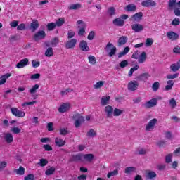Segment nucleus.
Returning a JSON list of instances; mask_svg holds the SVG:
<instances>
[{
    "label": "nucleus",
    "instance_id": "49",
    "mask_svg": "<svg viewBox=\"0 0 180 180\" xmlns=\"http://www.w3.org/2000/svg\"><path fill=\"white\" fill-rule=\"evenodd\" d=\"M153 43H154L153 39L148 38L146 41L145 46L146 47H151L153 46Z\"/></svg>",
    "mask_w": 180,
    "mask_h": 180
},
{
    "label": "nucleus",
    "instance_id": "41",
    "mask_svg": "<svg viewBox=\"0 0 180 180\" xmlns=\"http://www.w3.org/2000/svg\"><path fill=\"white\" fill-rule=\"evenodd\" d=\"M25 169L20 166L18 169L15 170V172L17 174V175H25Z\"/></svg>",
    "mask_w": 180,
    "mask_h": 180
},
{
    "label": "nucleus",
    "instance_id": "6",
    "mask_svg": "<svg viewBox=\"0 0 180 180\" xmlns=\"http://www.w3.org/2000/svg\"><path fill=\"white\" fill-rule=\"evenodd\" d=\"M113 107L111 105H107L104 108V112L109 119H112L113 117V112H114Z\"/></svg>",
    "mask_w": 180,
    "mask_h": 180
},
{
    "label": "nucleus",
    "instance_id": "40",
    "mask_svg": "<svg viewBox=\"0 0 180 180\" xmlns=\"http://www.w3.org/2000/svg\"><path fill=\"white\" fill-rule=\"evenodd\" d=\"M88 60H89V64H91V65H95V64H96V58H95L94 56L92 55L89 56Z\"/></svg>",
    "mask_w": 180,
    "mask_h": 180
},
{
    "label": "nucleus",
    "instance_id": "22",
    "mask_svg": "<svg viewBox=\"0 0 180 180\" xmlns=\"http://www.w3.org/2000/svg\"><path fill=\"white\" fill-rule=\"evenodd\" d=\"M142 18L143 13L141 12L136 13L132 16V20H134V22H140Z\"/></svg>",
    "mask_w": 180,
    "mask_h": 180
},
{
    "label": "nucleus",
    "instance_id": "20",
    "mask_svg": "<svg viewBox=\"0 0 180 180\" xmlns=\"http://www.w3.org/2000/svg\"><path fill=\"white\" fill-rule=\"evenodd\" d=\"M110 102V96H103L101 97V105L102 106H106V105H109Z\"/></svg>",
    "mask_w": 180,
    "mask_h": 180
},
{
    "label": "nucleus",
    "instance_id": "38",
    "mask_svg": "<svg viewBox=\"0 0 180 180\" xmlns=\"http://www.w3.org/2000/svg\"><path fill=\"white\" fill-rule=\"evenodd\" d=\"M49 164V160L47 159L41 158L39 160V162L37 163L39 167H46Z\"/></svg>",
    "mask_w": 180,
    "mask_h": 180
},
{
    "label": "nucleus",
    "instance_id": "56",
    "mask_svg": "<svg viewBox=\"0 0 180 180\" xmlns=\"http://www.w3.org/2000/svg\"><path fill=\"white\" fill-rule=\"evenodd\" d=\"M11 131L14 134H19V133H20L21 130L18 127H13V128H11Z\"/></svg>",
    "mask_w": 180,
    "mask_h": 180
},
{
    "label": "nucleus",
    "instance_id": "13",
    "mask_svg": "<svg viewBox=\"0 0 180 180\" xmlns=\"http://www.w3.org/2000/svg\"><path fill=\"white\" fill-rule=\"evenodd\" d=\"M167 37L169 40H172V41H174V40H176L179 36L178 34L175 33L174 32L170 31L167 33Z\"/></svg>",
    "mask_w": 180,
    "mask_h": 180
},
{
    "label": "nucleus",
    "instance_id": "47",
    "mask_svg": "<svg viewBox=\"0 0 180 180\" xmlns=\"http://www.w3.org/2000/svg\"><path fill=\"white\" fill-rule=\"evenodd\" d=\"M78 29H82L86 27V24L82 20H77Z\"/></svg>",
    "mask_w": 180,
    "mask_h": 180
},
{
    "label": "nucleus",
    "instance_id": "1",
    "mask_svg": "<svg viewBox=\"0 0 180 180\" xmlns=\"http://www.w3.org/2000/svg\"><path fill=\"white\" fill-rule=\"evenodd\" d=\"M73 120H75V127L77 128L84 123V117L79 113L73 115Z\"/></svg>",
    "mask_w": 180,
    "mask_h": 180
},
{
    "label": "nucleus",
    "instance_id": "45",
    "mask_svg": "<svg viewBox=\"0 0 180 180\" xmlns=\"http://www.w3.org/2000/svg\"><path fill=\"white\" fill-rule=\"evenodd\" d=\"M139 68H140V66H139V65H136L134 67L131 68L128 74L129 77H131V75H133V72H134V71H137Z\"/></svg>",
    "mask_w": 180,
    "mask_h": 180
},
{
    "label": "nucleus",
    "instance_id": "21",
    "mask_svg": "<svg viewBox=\"0 0 180 180\" xmlns=\"http://www.w3.org/2000/svg\"><path fill=\"white\" fill-rule=\"evenodd\" d=\"M113 25H115V26H119L122 27V26L124 25V20H122L120 18H115L113 20Z\"/></svg>",
    "mask_w": 180,
    "mask_h": 180
},
{
    "label": "nucleus",
    "instance_id": "52",
    "mask_svg": "<svg viewBox=\"0 0 180 180\" xmlns=\"http://www.w3.org/2000/svg\"><path fill=\"white\" fill-rule=\"evenodd\" d=\"M34 103H37V101H34L25 102L22 104V106H23V108H25V106H33Z\"/></svg>",
    "mask_w": 180,
    "mask_h": 180
},
{
    "label": "nucleus",
    "instance_id": "33",
    "mask_svg": "<svg viewBox=\"0 0 180 180\" xmlns=\"http://www.w3.org/2000/svg\"><path fill=\"white\" fill-rule=\"evenodd\" d=\"M86 136L87 137H91L94 139V137H96V131L93 129H91L86 132Z\"/></svg>",
    "mask_w": 180,
    "mask_h": 180
},
{
    "label": "nucleus",
    "instance_id": "8",
    "mask_svg": "<svg viewBox=\"0 0 180 180\" xmlns=\"http://www.w3.org/2000/svg\"><path fill=\"white\" fill-rule=\"evenodd\" d=\"M46 37V32L44 30L38 31L34 35V39L35 41H39V40H43Z\"/></svg>",
    "mask_w": 180,
    "mask_h": 180
},
{
    "label": "nucleus",
    "instance_id": "11",
    "mask_svg": "<svg viewBox=\"0 0 180 180\" xmlns=\"http://www.w3.org/2000/svg\"><path fill=\"white\" fill-rule=\"evenodd\" d=\"M27 65H29V59L24 58L17 63L16 68H24V67H26Z\"/></svg>",
    "mask_w": 180,
    "mask_h": 180
},
{
    "label": "nucleus",
    "instance_id": "48",
    "mask_svg": "<svg viewBox=\"0 0 180 180\" xmlns=\"http://www.w3.org/2000/svg\"><path fill=\"white\" fill-rule=\"evenodd\" d=\"M176 0H169V9H172L173 8H176Z\"/></svg>",
    "mask_w": 180,
    "mask_h": 180
},
{
    "label": "nucleus",
    "instance_id": "42",
    "mask_svg": "<svg viewBox=\"0 0 180 180\" xmlns=\"http://www.w3.org/2000/svg\"><path fill=\"white\" fill-rule=\"evenodd\" d=\"M56 27L57 26L56 22H50V23H48L46 25L47 30L49 32H51V30H54V29H56Z\"/></svg>",
    "mask_w": 180,
    "mask_h": 180
},
{
    "label": "nucleus",
    "instance_id": "43",
    "mask_svg": "<svg viewBox=\"0 0 180 180\" xmlns=\"http://www.w3.org/2000/svg\"><path fill=\"white\" fill-rule=\"evenodd\" d=\"M176 100L175 98H172L169 101V105L171 108V109H174V108H176Z\"/></svg>",
    "mask_w": 180,
    "mask_h": 180
},
{
    "label": "nucleus",
    "instance_id": "44",
    "mask_svg": "<svg viewBox=\"0 0 180 180\" xmlns=\"http://www.w3.org/2000/svg\"><path fill=\"white\" fill-rule=\"evenodd\" d=\"M56 172V167H50L49 169H47L46 171L45 172L46 175L50 176L53 175L54 172Z\"/></svg>",
    "mask_w": 180,
    "mask_h": 180
},
{
    "label": "nucleus",
    "instance_id": "39",
    "mask_svg": "<svg viewBox=\"0 0 180 180\" xmlns=\"http://www.w3.org/2000/svg\"><path fill=\"white\" fill-rule=\"evenodd\" d=\"M117 175H119V170L115 169L108 173L107 178H112V176H116Z\"/></svg>",
    "mask_w": 180,
    "mask_h": 180
},
{
    "label": "nucleus",
    "instance_id": "5",
    "mask_svg": "<svg viewBox=\"0 0 180 180\" xmlns=\"http://www.w3.org/2000/svg\"><path fill=\"white\" fill-rule=\"evenodd\" d=\"M11 111L12 115H13V116H15V117H25L26 115L25 113V111L20 110L15 107L11 108Z\"/></svg>",
    "mask_w": 180,
    "mask_h": 180
},
{
    "label": "nucleus",
    "instance_id": "30",
    "mask_svg": "<svg viewBox=\"0 0 180 180\" xmlns=\"http://www.w3.org/2000/svg\"><path fill=\"white\" fill-rule=\"evenodd\" d=\"M4 139L6 143H12V141H13V136L12 135V134H5Z\"/></svg>",
    "mask_w": 180,
    "mask_h": 180
},
{
    "label": "nucleus",
    "instance_id": "32",
    "mask_svg": "<svg viewBox=\"0 0 180 180\" xmlns=\"http://www.w3.org/2000/svg\"><path fill=\"white\" fill-rule=\"evenodd\" d=\"M72 161H82L83 162V154L74 155Z\"/></svg>",
    "mask_w": 180,
    "mask_h": 180
},
{
    "label": "nucleus",
    "instance_id": "57",
    "mask_svg": "<svg viewBox=\"0 0 180 180\" xmlns=\"http://www.w3.org/2000/svg\"><path fill=\"white\" fill-rule=\"evenodd\" d=\"M58 38L57 37H55L53 38L51 41V44L53 46H57V44H58Z\"/></svg>",
    "mask_w": 180,
    "mask_h": 180
},
{
    "label": "nucleus",
    "instance_id": "10",
    "mask_svg": "<svg viewBox=\"0 0 180 180\" xmlns=\"http://www.w3.org/2000/svg\"><path fill=\"white\" fill-rule=\"evenodd\" d=\"M131 29L135 33H140L144 30V26L141 24L134 23L131 25Z\"/></svg>",
    "mask_w": 180,
    "mask_h": 180
},
{
    "label": "nucleus",
    "instance_id": "31",
    "mask_svg": "<svg viewBox=\"0 0 180 180\" xmlns=\"http://www.w3.org/2000/svg\"><path fill=\"white\" fill-rule=\"evenodd\" d=\"M124 113V109L115 108L113 111L112 116H120Z\"/></svg>",
    "mask_w": 180,
    "mask_h": 180
},
{
    "label": "nucleus",
    "instance_id": "64",
    "mask_svg": "<svg viewBox=\"0 0 180 180\" xmlns=\"http://www.w3.org/2000/svg\"><path fill=\"white\" fill-rule=\"evenodd\" d=\"M176 16H180V8L176 7L174 10Z\"/></svg>",
    "mask_w": 180,
    "mask_h": 180
},
{
    "label": "nucleus",
    "instance_id": "17",
    "mask_svg": "<svg viewBox=\"0 0 180 180\" xmlns=\"http://www.w3.org/2000/svg\"><path fill=\"white\" fill-rule=\"evenodd\" d=\"M79 47L82 51H89V46H88V42L82 40L79 43Z\"/></svg>",
    "mask_w": 180,
    "mask_h": 180
},
{
    "label": "nucleus",
    "instance_id": "26",
    "mask_svg": "<svg viewBox=\"0 0 180 180\" xmlns=\"http://www.w3.org/2000/svg\"><path fill=\"white\" fill-rule=\"evenodd\" d=\"M82 5L81 4H70L68 6V9L70 11H77V9H80V8H82Z\"/></svg>",
    "mask_w": 180,
    "mask_h": 180
},
{
    "label": "nucleus",
    "instance_id": "18",
    "mask_svg": "<svg viewBox=\"0 0 180 180\" xmlns=\"http://www.w3.org/2000/svg\"><path fill=\"white\" fill-rule=\"evenodd\" d=\"M55 144L57 147H64V146H65V140L57 137L55 139Z\"/></svg>",
    "mask_w": 180,
    "mask_h": 180
},
{
    "label": "nucleus",
    "instance_id": "60",
    "mask_svg": "<svg viewBox=\"0 0 180 180\" xmlns=\"http://www.w3.org/2000/svg\"><path fill=\"white\" fill-rule=\"evenodd\" d=\"M75 36V32L72 30H69L68 32V39H72Z\"/></svg>",
    "mask_w": 180,
    "mask_h": 180
},
{
    "label": "nucleus",
    "instance_id": "34",
    "mask_svg": "<svg viewBox=\"0 0 180 180\" xmlns=\"http://www.w3.org/2000/svg\"><path fill=\"white\" fill-rule=\"evenodd\" d=\"M180 60H179V62H177L176 63H174L170 66V68L172 70V71H174V72L178 71V70H179L180 68Z\"/></svg>",
    "mask_w": 180,
    "mask_h": 180
},
{
    "label": "nucleus",
    "instance_id": "53",
    "mask_svg": "<svg viewBox=\"0 0 180 180\" xmlns=\"http://www.w3.org/2000/svg\"><path fill=\"white\" fill-rule=\"evenodd\" d=\"M160 88V82H155L153 85H152V89L153 91H158Z\"/></svg>",
    "mask_w": 180,
    "mask_h": 180
},
{
    "label": "nucleus",
    "instance_id": "28",
    "mask_svg": "<svg viewBox=\"0 0 180 180\" xmlns=\"http://www.w3.org/2000/svg\"><path fill=\"white\" fill-rule=\"evenodd\" d=\"M136 9L137 6H136V5L133 4H128L125 8V11H127V12H134V11H136Z\"/></svg>",
    "mask_w": 180,
    "mask_h": 180
},
{
    "label": "nucleus",
    "instance_id": "46",
    "mask_svg": "<svg viewBox=\"0 0 180 180\" xmlns=\"http://www.w3.org/2000/svg\"><path fill=\"white\" fill-rule=\"evenodd\" d=\"M55 23H56V26L60 27V26H63V25H64V23H65V20H64V18H60L58 20H56Z\"/></svg>",
    "mask_w": 180,
    "mask_h": 180
},
{
    "label": "nucleus",
    "instance_id": "51",
    "mask_svg": "<svg viewBox=\"0 0 180 180\" xmlns=\"http://www.w3.org/2000/svg\"><path fill=\"white\" fill-rule=\"evenodd\" d=\"M59 132L61 136H65V135L68 134V133H70L68 131V129H67V128H60Z\"/></svg>",
    "mask_w": 180,
    "mask_h": 180
},
{
    "label": "nucleus",
    "instance_id": "3",
    "mask_svg": "<svg viewBox=\"0 0 180 180\" xmlns=\"http://www.w3.org/2000/svg\"><path fill=\"white\" fill-rule=\"evenodd\" d=\"M157 123H158V120L157 118L152 119L146 126L145 129L146 131H153Z\"/></svg>",
    "mask_w": 180,
    "mask_h": 180
},
{
    "label": "nucleus",
    "instance_id": "2",
    "mask_svg": "<svg viewBox=\"0 0 180 180\" xmlns=\"http://www.w3.org/2000/svg\"><path fill=\"white\" fill-rule=\"evenodd\" d=\"M116 46H113V44L108 42L105 46V51L109 53V57H113L116 54Z\"/></svg>",
    "mask_w": 180,
    "mask_h": 180
},
{
    "label": "nucleus",
    "instance_id": "15",
    "mask_svg": "<svg viewBox=\"0 0 180 180\" xmlns=\"http://www.w3.org/2000/svg\"><path fill=\"white\" fill-rule=\"evenodd\" d=\"M147 60V53L146 52H142L139 55V58H138V63L139 64H143V63H146Z\"/></svg>",
    "mask_w": 180,
    "mask_h": 180
},
{
    "label": "nucleus",
    "instance_id": "23",
    "mask_svg": "<svg viewBox=\"0 0 180 180\" xmlns=\"http://www.w3.org/2000/svg\"><path fill=\"white\" fill-rule=\"evenodd\" d=\"M39 21L37 20H33L32 23L30 24V29L32 32H34L37 29H39Z\"/></svg>",
    "mask_w": 180,
    "mask_h": 180
},
{
    "label": "nucleus",
    "instance_id": "12",
    "mask_svg": "<svg viewBox=\"0 0 180 180\" xmlns=\"http://www.w3.org/2000/svg\"><path fill=\"white\" fill-rule=\"evenodd\" d=\"M141 5L145 8H149V6H155L157 3L153 0H145L141 2Z\"/></svg>",
    "mask_w": 180,
    "mask_h": 180
},
{
    "label": "nucleus",
    "instance_id": "62",
    "mask_svg": "<svg viewBox=\"0 0 180 180\" xmlns=\"http://www.w3.org/2000/svg\"><path fill=\"white\" fill-rule=\"evenodd\" d=\"M24 180H34V175L30 174L25 177Z\"/></svg>",
    "mask_w": 180,
    "mask_h": 180
},
{
    "label": "nucleus",
    "instance_id": "58",
    "mask_svg": "<svg viewBox=\"0 0 180 180\" xmlns=\"http://www.w3.org/2000/svg\"><path fill=\"white\" fill-rule=\"evenodd\" d=\"M94 37H95V32L91 31L87 37L88 40H94Z\"/></svg>",
    "mask_w": 180,
    "mask_h": 180
},
{
    "label": "nucleus",
    "instance_id": "25",
    "mask_svg": "<svg viewBox=\"0 0 180 180\" xmlns=\"http://www.w3.org/2000/svg\"><path fill=\"white\" fill-rule=\"evenodd\" d=\"M11 77V73H7L0 77V85H4L6 82V80Z\"/></svg>",
    "mask_w": 180,
    "mask_h": 180
},
{
    "label": "nucleus",
    "instance_id": "50",
    "mask_svg": "<svg viewBox=\"0 0 180 180\" xmlns=\"http://www.w3.org/2000/svg\"><path fill=\"white\" fill-rule=\"evenodd\" d=\"M165 161L167 164L172 162V154H168L165 156Z\"/></svg>",
    "mask_w": 180,
    "mask_h": 180
},
{
    "label": "nucleus",
    "instance_id": "29",
    "mask_svg": "<svg viewBox=\"0 0 180 180\" xmlns=\"http://www.w3.org/2000/svg\"><path fill=\"white\" fill-rule=\"evenodd\" d=\"M94 160V155L92 154H83V162L87 161L88 162H91Z\"/></svg>",
    "mask_w": 180,
    "mask_h": 180
},
{
    "label": "nucleus",
    "instance_id": "9",
    "mask_svg": "<svg viewBox=\"0 0 180 180\" xmlns=\"http://www.w3.org/2000/svg\"><path fill=\"white\" fill-rule=\"evenodd\" d=\"M71 109V104L70 103H65L62 104L59 108L58 109V111L60 113H64L65 112H68V110H70Z\"/></svg>",
    "mask_w": 180,
    "mask_h": 180
},
{
    "label": "nucleus",
    "instance_id": "7",
    "mask_svg": "<svg viewBox=\"0 0 180 180\" xmlns=\"http://www.w3.org/2000/svg\"><path fill=\"white\" fill-rule=\"evenodd\" d=\"M137 88H139V82L133 80L128 83L129 91L134 92V91H137Z\"/></svg>",
    "mask_w": 180,
    "mask_h": 180
},
{
    "label": "nucleus",
    "instance_id": "37",
    "mask_svg": "<svg viewBox=\"0 0 180 180\" xmlns=\"http://www.w3.org/2000/svg\"><path fill=\"white\" fill-rule=\"evenodd\" d=\"M45 56L46 57H53V56H54L53 48H48L45 51Z\"/></svg>",
    "mask_w": 180,
    "mask_h": 180
},
{
    "label": "nucleus",
    "instance_id": "59",
    "mask_svg": "<svg viewBox=\"0 0 180 180\" xmlns=\"http://www.w3.org/2000/svg\"><path fill=\"white\" fill-rule=\"evenodd\" d=\"M53 124H54V123H53L51 122L48 123L47 129H48L49 131H53V130H54V128L53 127Z\"/></svg>",
    "mask_w": 180,
    "mask_h": 180
},
{
    "label": "nucleus",
    "instance_id": "14",
    "mask_svg": "<svg viewBox=\"0 0 180 180\" xmlns=\"http://www.w3.org/2000/svg\"><path fill=\"white\" fill-rule=\"evenodd\" d=\"M77 39H72L66 42L65 47L67 49H74V47H75V44H77Z\"/></svg>",
    "mask_w": 180,
    "mask_h": 180
},
{
    "label": "nucleus",
    "instance_id": "4",
    "mask_svg": "<svg viewBox=\"0 0 180 180\" xmlns=\"http://www.w3.org/2000/svg\"><path fill=\"white\" fill-rule=\"evenodd\" d=\"M162 99V97H158V98H152L149 101L145 103V108L150 109V108H154V106H157L158 103V101Z\"/></svg>",
    "mask_w": 180,
    "mask_h": 180
},
{
    "label": "nucleus",
    "instance_id": "63",
    "mask_svg": "<svg viewBox=\"0 0 180 180\" xmlns=\"http://www.w3.org/2000/svg\"><path fill=\"white\" fill-rule=\"evenodd\" d=\"M78 34L79 36H84L85 34V28H79Z\"/></svg>",
    "mask_w": 180,
    "mask_h": 180
},
{
    "label": "nucleus",
    "instance_id": "61",
    "mask_svg": "<svg viewBox=\"0 0 180 180\" xmlns=\"http://www.w3.org/2000/svg\"><path fill=\"white\" fill-rule=\"evenodd\" d=\"M180 21H179V18H176L174 20H173V21L172 22V26H178V25H179Z\"/></svg>",
    "mask_w": 180,
    "mask_h": 180
},
{
    "label": "nucleus",
    "instance_id": "19",
    "mask_svg": "<svg viewBox=\"0 0 180 180\" xmlns=\"http://www.w3.org/2000/svg\"><path fill=\"white\" fill-rule=\"evenodd\" d=\"M127 40H129V38L127 36H122L118 39V46H124L127 43Z\"/></svg>",
    "mask_w": 180,
    "mask_h": 180
},
{
    "label": "nucleus",
    "instance_id": "27",
    "mask_svg": "<svg viewBox=\"0 0 180 180\" xmlns=\"http://www.w3.org/2000/svg\"><path fill=\"white\" fill-rule=\"evenodd\" d=\"M103 85H105V81H98L94 84L93 88L94 89H101L103 87Z\"/></svg>",
    "mask_w": 180,
    "mask_h": 180
},
{
    "label": "nucleus",
    "instance_id": "54",
    "mask_svg": "<svg viewBox=\"0 0 180 180\" xmlns=\"http://www.w3.org/2000/svg\"><path fill=\"white\" fill-rule=\"evenodd\" d=\"M32 67L34 68H37V67H40V61L36 60H33L32 61Z\"/></svg>",
    "mask_w": 180,
    "mask_h": 180
},
{
    "label": "nucleus",
    "instance_id": "24",
    "mask_svg": "<svg viewBox=\"0 0 180 180\" xmlns=\"http://www.w3.org/2000/svg\"><path fill=\"white\" fill-rule=\"evenodd\" d=\"M146 178L147 179H153L154 178H157V173L153 171H148L146 172Z\"/></svg>",
    "mask_w": 180,
    "mask_h": 180
},
{
    "label": "nucleus",
    "instance_id": "16",
    "mask_svg": "<svg viewBox=\"0 0 180 180\" xmlns=\"http://www.w3.org/2000/svg\"><path fill=\"white\" fill-rule=\"evenodd\" d=\"M40 88V85L38 84H36L31 86V88L28 90L29 94L32 95V97H33V95L37 92V90Z\"/></svg>",
    "mask_w": 180,
    "mask_h": 180
},
{
    "label": "nucleus",
    "instance_id": "55",
    "mask_svg": "<svg viewBox=\"0 0 180 180\" xmlns=\"http://www.w3.org/2000/svg\"><path fill=\"white\" fill-rule=\"evenodd\" d=\"M40 74L39 73H36V74H33L30 76V79H32L33 81H34L35 79H39L40 78Z\"/></svg>",
    "mask_w": 180,
    "mask_h": 180
},
{
    "label": "nucleus",
    "instance_id": "35",
    "mask_svg": "<svg viewBox=\"0 0 180 180\" xmlns=\"http://www.w3.org/2000/svg\"><path fill=\"white\" fill-rule=\"evenodd\" d=\"M151 76L148 73H143L140 76H139V79H141V81H147L148 78H150Z\"/></svg>",
    "mask_w": 180,
    "mask_h": 180
},
{
    "label": "nucleus",
    "instance_id": "36",
    "mask_svg": "<svg viewBox=\"0 0 180 180\" xmlns=\"http://www.w3.org/2000/svg\"><path fill=\"white\" fill-rule=\"evenodd\" d=\"M136 172V167H127L124 169V173L130 175V174H133V172Z\"/></svg>",
    "mask_w": 180,
    "mask_h": 180
}]
</instances>
